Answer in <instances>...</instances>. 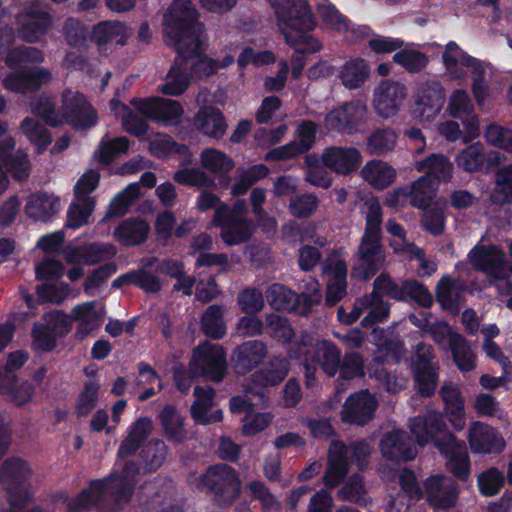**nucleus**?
Listing matches in <instances>:
<instances>
[{"label":"nucleus","instance_id":"obj_1","mask_svg":"<svg viewBox=\"0 0 512 512\" xmlns=\"http://www.w3.org/2000/svg\"><path fill=\"white\" fill-rule=\"evenodd\" d=\"M445 424L438 411H430L425 416H417L410 423V429L419 445L433 440L446 459V468L459 480L465 481L470 475V461L466 445L452 434L440 438Z\"/></svg>","mask_w":512,"mask_h":512},{"label":"nucleus","instance_id":"obj_2","mask_svg":"<svg viewBox=\"0 0 512 512\" xmlns=\"http://www.w3.org/2000/svg\"><path fill=\"white\" fill-rule=\"evenodd\" d=\"M270 3L279 30L297 53H315L322 49L319 40L310 33L316 22L306 0H270Z\"/></svg>","mask_w":512,"mask_h":512},{"label":"nucleus","instance_id":"obj_3","mask_svg":"<svg viewBox=\"0 0 512 512\" xmlns=\"http://www.w3.org/2000/svg\"><path fill=\"white\" fill-rule=\"evenodd\" d=\"M163 35L167 45L185 52L191 42L198 47L200 38L206 36L199 12L191 0H173L163 15Z\"/></svg>","mask_w":512,"mask_h":512},{"label":"nucleus","instance_id":"obj_4","mask_svg":"<svg viewBox=\"0 0 512 512\" xmlns=\"http://www.w3.org/2000/svg\"><path fill=\"white\" fill-rule=\"evenodd\" d=\"M365 231L358 250V263L351 276L367 279L380 269L385 261L381 245L382 208L377 198H368L364 203Z\"/></svg>","mask_w":512,"mask_h":512},{"label":"nucleus","instance_id":"obj_5","mask_svg":"<svg viewBox=\"0 0 512 512\" xmlns=\"http://www.w3.org/2000/svg\"><path fill=\"white\" fill-rule=\"evenodd\" d=\"M31 109L52 126L65 122L74 128L86 129L94 126L98 121L94 109L84 95L71 88L63 90L59 111L55 110L53 102L48 98H40L32 104Z\"/></svg>","mask_w":512,"mask_h":512},{"label":"nucleus","instance_id":"obj_6","mask_svg":"<svg viewBox=\"0 0 512 512\" xmlns=\"http://www.w3.org/2000/svg\"><path fill=\"white\" fill-rule=\"evenodd\" d=\"M383 297L404 300L403 292L386 275L378 276L374 281L373 292L358 299L351 312L346 313L343 308L338 310V318L341 322L352 324L357 321L363 313L366 316L361 324L370 327L378 322H383L389 315V306L383 301Z\"/></svg>","mask_w":512,"mask_h":512},{"label":"nucleus","instance_id":"obj_7","mask_svg":"<svg viewBox=\"0 0 512 512\" xmlns=\"http://www.w3.org/2000/svg\"><path fill=\"white\" fill-rule=\"evenodd\" d=\"M313 337L305 334L301 341L289 348V355L293 358L304 356L306 385L313 387L316 367L319 366L327 376H334L340 367L341 352L329 341H318L312 347Z\"/></svg>","mask_w":512,"mask_h":512},{"label":"nucleus","instance_id":"obj_8","mask_svg":"<svg viewBox=\"0 0 512 512\" xmlns=\"http://www.w3.org/2000/svg\"><path fill=\"white\" fill-rule=\"evenodd\" d=\"M472 266L485 273L499 294H512V266L505 259V254L496 245L485 244L483 239L470 251Z\"/></svg>","mask_w":512,"mask_h":512},{"label":"nucleus","instance_id":"obj_9","mask_svg":"<svg viewBox=\"0 0 512 512\" xmlns=\"http://www.w3.org/2000/svg\"><path fill=\"white\" fill-rule=\"evenodd\" d=\"M370 452L371 448L366 442H355L346 447L339 441H332L328 452V467L323 476L325 486L334 488L344 479L348 473V458L363 467Z\"/></svg>","mask_w":512,"mask_h":512},{"label":"nucleus","instance_id":"obj_10","mask_svg":"<svg viewBox=\"0 0 512 512\" xmlns=\"http://www.w3.org/2000/svg\"><path fill=\"white\" fill-rule=\"evenodd\" d=\"M190 483L196 487L209 488L223 504L233 502L240 494L241 482L237 472L226 464H219L207 469L200 476H192Z\"/></svg>","mask_w":512,"mask_h":512},{"label":"nucleus","instance_id":"obj_11","mask_svg":"<svg viewBox=\"0 0 512 512\" xmlns=\"http://www.w3.org/2000/svg\"><path fill=\"white\" fill-rule=\"evenodd\" d=\"M138 467L131 463L127 464L123 469L121 476L113 477L108 480H98L91 483L87 491L82 492L70 505V509L74 512L80 511L90 505H93L97 500L106 492H108L115 485L120 489L119 498L127 500L130 496L131 487L134 484L135 473L138 472Z\"/></svg>","mask_w":512,"mask_h":512},{"label":"nucleus","instance_id":"obj_12","mask_svg":"<svg viewBox=\"0 0 512 512\" xmlns=\"http://www.w3.org/2000/svg\"><path fill=\"white\" fill-rule=\"evenodd\" d=\"M62 254L67 264H75L67 271V277L70 281H77L84 275V268L81 265H94L112 258L116 254V249L111 244L95 242L85 246L68 245Z\"/></svg>","mask_w":512,"mask_h":512},{"label":"nucleus","instance_id":"obj_13","mask_svg":"<svg viewBox=\"0 0 512 512\" xmlns=\"http://www.w3.org/2000/svg\"><path fill=\"white\" fill-rule=\"evenodd\" d=\"M227 369L226 357L221 346L205 342L193 350L190 370L213 381L223 379Z\"/></svg>","mask_w":512,"mask_h":512},{"label":"nucleus","instance_id":"obj_14","mask_svg":"<svg viewBox=\"0 0 512 512\" xmlns=\"http://www.w3.org/2000/svg\"><path fill=\"white\" fill-rule=\"evenodd\" d=\"M442 63L451 80L462 81L468 71L478 73L483 70V62L464 51L455 41L448 42L442 53Z\"/></svg>","mask_w":512,"mask_h":512},{"label":"nucleus","instance_id":"obj_15","mask_svg":"<svg viewBox=\"0 0 512 512\" xmlns=\"http://www.w3.org/2000/svg\"><path fill=\"white\" fill-rule=\"evenodd\" d=\"M408 95L406 86L397 81L385 80L374 90L373 106L382 118H389L398 113Z\"/></svg>","mask_w":512,"mask_h":512},{"label":"nucleus","instance_id":"obj_16","mask_svg":"<svg viewBox=\"0 0 512 512\" xmlns=\"http://www.w3.org/2000/svg\"><path fill=\"white\" fill-rule=\"evenodd\" d=\"M432 360L431 347L426 344L418 345L412 360V370L416 387L423 396H430L437 385L436 366Z\"/></svg>","mask_w":512,"mask_h":512},{"label":"nucleus","instance_id":"obj_17","mask_svg":"<svg viewBox=\"0 0 512 512\" xmlns=\"http://www.w3.org/2000/svg\"><path fill=\"white\" fill-rule=\"evenodd\" d=\"M132 104L144 116L164 125L177 124L183 114L181 105L175 100L149 98L133 100Z\"/></svg>","mask_w":512,"mask_h":512},{"label":"nucleus","instance_id":"obj_18","mask_svg":"<svg viewBox=\"0 0 512 512\" xmlns=\"http://www.w3.org/2000/svg\"><path fill=\"white\" fill-rule=\"evenodd\" d=\"M52 80V73L44 67H30L15 70L3 79L7 90L27 93L34 92Z\"/></svg>","mask_w":512,"mask_h":512},{"label":"nucleus","instance_id":"obj_19","mask_svg":"<svg viewBox=\"0 0 512 512\" xmlns=\"http://www.w3.org/2000/svg\"><path fill=\"white\" fill-rule=\"evenodd\" d=\"M320 157L322 166L344 176L356 171L362 162L361 152L352 146H330Z\"/></svg>","mask_w":512,"mask_h":512},{"label":"nucleus","instance_id":"obj_20","mask_svg":"<svg viewBox=\"0 0 512 512\" xmlns=\"http://www.w3.org/2000/svg\"><path fill=\"white\" fill-rule=\"evenodd\" d=\"M366 117V104L353 101L330 111L325 118V125L331 131H345L360 125Z\"/></svg>","mask_w":512,"mask_h":512},{"label":"nucleus","instance_id":"obj_21","mask_svg":"<svg viewBox=\"0 0 512 512\" xmlns=\"http://www.w3.org/2000/svg\"><path fill=\"white\" fill-rule=\"evenodd\" d=\"M377 402L368 391H359L348 397L341 411L342 421L363 425L372 419Z\"/></svg>","mask_w":512,"mask_h":512},{"label":"nucleus","instance_id":"obj_22","mask_svg":"<svg viewBox=\"0 0 512 512\" xmlns=\"http://www.w3.org/2000/svg\"><path fill=\"white\" fill-rule=\"evenodd\" d=\"M323 272L329 275L326 300L331 304H335L346 293V263L338 253H333L326 259L323 265Z\"/></svg>","mask_w":512,"mask_h":512},{"label":"nucleus","instance_id":"obj_23","mask_svg":"<svg viewBox=\"0 0 512 512\" xmlns=\"http://www.w3.org/2000/svg\"><path fill=\"white\" fill-rule=\"evenodd\" d=\"M468 440L475 453H498L505 447L503 437L494 428L480 422L470 426Z\"/></svg>","mask_w":512,"mask_h":512},{"label":"nucleus","instance_id":"obj_24","mask_svg":"<svg viewBox=\"0 0 512 512\" xmlns=\"http://www.w3.org/2000/svg\"><path fill=\"white\" fill-rule=\"evenodd\" d=\"M19 36L27 42H38L48 31L51 19L47 10L35 5L21 17Z\"/></svg>","mask_w":512,"mask_h":512},{"label":"nucleus","instance_id":"obj_25","mask_svg":"<svg viewBox=\"0 0 512 512\" xmlns=\"http://www.w3.org/2000/svg\"><path fill=\"white\" fill-rule=\"evenodd\" d=\"M207 37L200 38L198 47H194L191 42L187 45L185 52L176 51L177 55L183 59L191 73L196 77L210 76L217 73V60L207 57L204 54Z\"/></svg>","mask_w":512,"mask_h":512},{"label":"nucleus","instance_id":"obj_26","mask_svg":"<svg viewBox=\"0 0 512 512\" xmlns=\"http://www.w3.org/2000/svg\"><path fill=\"white\" fill-rule=\"evenodd\" d=\"M104 316L105 306L99 301L84 302L71 310V318L78 323V334L81 337H86L99 328Z\"/></svg>","mask_w":512,"mask_h":512},{"label":"nucleus","instance_id":"obj_27","mask_svg":"<svg viewBox=\"0 0 512 512\" xmlns=\"http://www.w3.org/2000/svg\"><path fill=\"white\" fill-rule=\"evenodd\" d=\"M381 452L383 457L392 461H409L417 455L413 442L404 431L399 430L389 432L383 437Z\"/></svg>","mask_w":512,"mask_h":512},{"label":"nucleus","instance_id":"obj_28","mask_svg":"<svg viewBox=\"0 0 512 512\" xmlns=\"http://www.w3.org/2000/svg\"><path fill=\"white\" fill-rule=\"evenodd\" d=\"M427 500L436 508H447L456 502L457 490L454 481L443 475L432 476L425 483Z\"/></svg>","mask_w":512,"mask_h":512},{"label":"nucleus","instance_id":"obj_29","mask_svg":"<svg viewBox=\"0 0 512 512\" xmlns=\"http://www.w3.org/2000/svg\"><path fill=\"white\" fill-rule=\"evenodd\" d=\"M230 409L234 413H246L243 419L242 431L247 436L255 435L263 431L271 422V415L268 413H257L251 415L253 404L251 400L243 396L233 397L230 401Z\"/></svg>","mask_w":512,"mask_h":512},{"label":"nucleus","instance_id":"obj_30","mask_svg":"<svg viewBox=\"0 0 512 512\" xmlns=\"http://www.w3.org/2000/svg\"><path fill=\"white\" fill-rule=\"evenodd\" d=\"M196 129L203 135L213 138H222L228 128L224 114L215 107L205 106L198 110L194 118Z\"/></svg>","mask_w":512,"mask_h":512},{"label":"nucleus","instance_id":"obj_31","mask_svg":"<svg viewBox=\"0 0 512 512\" xmlns=\"http://www.w3.org/2000/svg\"><path fill=\"white\" fill-rule=\"evenodd\" d=\"M219 227H221L220 237L227 246L247 242L255 231L253 221L247 217H223V224Z\"/></svg>","mask_w":512,"mask_h":512},{"label":"nucleus","instance_id":"obj_32","mask_svg":"<svg viewBox=\"0 0 512 512\" xmlns=\"http://www.w3.org/2000/svg\"><path fill=\"white\" fill-rule=\"evenodd\" d=\"M60 210L58 197L48 193L32 194L27 198L25 214L37 221H48Z\"/></svg>","mask_w":512,"mask_h":512},{"label":"nucleus","instance_id":"obj_33","mask_svg":"<svg viewBox=\"0 0 512 512\" xmlns=\"http://www.w3.org/2000/svg\"><path fill=\"white\" fill-rule=\"evenodd\" d=\"M150 232V225L141 218H128L114 230L115 239L123 246H135L144 242Z\"/></svg>","mask_w":512,"mask_h":512},{"label":"nucleus","instance_id":"obj_34","mask_svg":"<svg viewBox=\"0 0 512 512\" xmlns=\"http://www.w3.org/2000/svg\"><path fill=\"white\" fill-rule=\"evenodd\" d=\"M440 395L451 425L455 430H462L465 426V409L460 389L451 383L444 384L440 390Z\"/></svg>","mask_w":512,"mask_h":512},{"label":"nucleus","instance_id":"obj_35","mask_svg":"<svg viewBox=\"0 0 512 512\" xmlns=\"http://www.w3.org/2000/svg\"><path fill=\"white\" fill-rule=\"evenodd\" d=\"M444 97V91L440 85H428L420 91L416 103V112L422 120H433L440 113L444 104Z\"/></svg>","mask_w":512,"mask_h":512},{"label":"nucleus","instance_id":"obj_36","mask_svg":"<svg viewBox=\"0 0 512 512\" xmlns=\"http://www.w3.org/2000/svg\"><path fill=\"white\" fill-rule=\"evenodd\" d=\"M361 177L371 187L382 190L394 183L396 170L382 160L368 161L360 171Z\"/></svg>","mask_w":512,"mask_h":512},{"label":"nucleus","instance_id":"obj_37","mask_svg":"<svg viewBox=\"0 0 512 512\" xmlns=\"http://www.w3.org/2000/svg\"><path fill=\"white\" fill-rule=\"evenodd\" d=\"M215 391L210 386L207 387H195L194 395L195 402L191 407L192 417L197 423L210 424L218 422L222 419V411L217 410L212 414H208V411L213 406V398Z\"/></svg>","mask_w":512,"mask_h":512},{"label":"nucleus","instance_id":"obj_38","mask_svg":"<svg viewBox=\"0 0 512 512\" xmlns=\"http://www.w3.org/2000/svg\"><path fill=\"white\" fill-rule=\"evenodd\" d=\"M415 169L420 173H425L430 180H437L446 182L452 178L453 164L443 154H431L422 161H417L414 164Z\"/></svg>","mask_w":512,"mask_h":512},{"label":"nucleus","instance_id":"obj_39","mask_svg":"<svg viewBox=\"0 0 512 512\" xmlns=\"http://www.w3.org/2000/svg\"><path fill=\"white\" fill-rule=\"evenodd\" d=\"M464 289L465 285L460 281H455L449 276H444L437 285V301L445 310L457 312L463 300Z\"/></svg>","mask_w":512,"mask_h":512},{"label":"nucleus","instance_id":"obj_40","mask_svg":"<svg viewBox=\"0 0 512 512\" xmlns=\"http://www.w3.org/2000/svg\"><path fill=\"white\" fill-rule=\"evenodd\" d=\"M266 347L260 341H248L234 352V362L239 373H245L256 367L265 357Z\"/></svg>","mask_w":512,"mask_h":512},{"label":"nucleus","instance_id":"obj_41","mask_svg":"<svg viewBox=\"0 0 512 512\" xmlns=\"http://www.w3.org/2000/svg\"><path fill=\"white\" fill-rule=\"evenodd\" d=\"M199 161L202 169L216 176L229 174L235 166L229 155L212 147H207L201 151Z\"/></svg>","mask_w":512,"mask_h":512},{"label":"nucleus","instance_id":"obj_42","mask_svg":"<svg viewBox=\"0 0 512 512\" xmlns=\"http://www.w3.org/2000/svg\"><path fill=\"white\" fill-rule=\"evenodd\" d=\"M370 75L369 64L361 58L348 59L339 74L341 83L347 89L360 88Z\"/></svg>","mask_w":512,"mask_h":512},{"label":"nucleus","instance_id":"obj_43","mask_svg":"<svg viewBox=\"0 0 512 512\" xmlns=\"http://www.w3.org/2000/svg\"><path fill=\"white\" fill-rule=\"evenodd\" d=\"M187 64L178 55L174 65L168 72L160 91L166 95L178 96L186 91L189 86V77L187 75Z\"/></svg>","mask_w":512,"mask_h":512},{"label":"nucleus","instance_id":"obj_44","mask_svg":"<svg viewBox=\"0 0 512 512\" xmlns=\"http://www.w3.org/2000/svg\"><path fill=\"white\" fill-rule=\"evenodd\" d=\"M149 151L152 155L164 158L173 153L182 155L183 164H191L193 162V154L184 145L173 142L170 137L163 134H156L149 140Z\"/></svg>","mask_w":512,"mask_h":512},{"label":"nucleus","instance_id":"obj_45","mask_svg":"<svg viewBox=\"0 0 512 512\" xmlns=\"http://www.w3.org/2000/svg\"><path fill=\"white\" fill-rule=\"evenodd\" d=\"M415 47L414 43H404V46L393 55V61L410 73L422 71L429 63L428 56Z\"/></svg>","mask_w":512,"mask_h":512},{"label":"nucleus","instance_id":"obj_46","mask_svg":"<svg viewBox=\"0 0 512 512\" xmlns=\"http://www.w3.org/2000/svg\"><path fill=\"white\" fill-rule=\"evenodd\" d=\"M150 418L138 419L130 428L128 437L122 442L118 455L125 457L135 452L152 431Z\"/></svg>","mask_w":512,"mask_h":512},{"label":"nucleus","instance_id":"obj_47","mask_svg":"<svg viewBox=\"0 0 512 512\" xmlns=\"http://www.w3.org/2000/svg\"><path fill=\"white\" fill-rule=\"evenodd\" d=\"M159 419L164 434L170 441L182 443L186 440L187 431L184 428L183 418L175 408L165 407L159 414Z\"/></svg>","mask_w":512,"mask_h":512},{"label":"nucleus","instance_id":"obj_48","mask_svg":"<svg viewBox=\"0 0 512 512\" xmlns=\"http://www.w3.org/2000/svg\"><path fill=\"white\" fill-rule=\"evenodd\" d=\"M455 162L458 168L465 172L481 170L487 162L483 145L479 142L468 145L456 155Z\"/></svg>","mask_w":512,"mask_h":512},{"label":"nucleus","instance_id":"obj_49","mask_svg":"<svg viewBox=\"0 0 512 512\" xmlns=\"http://www.w3.org/2000/svg\"><path fill=\"white\" fill-rule=\"evenodd\" d=\"M129 37L126 26L120 22H102L94 27L93 38L98 44L123 45Z\"/></svg>","mask_w":512,"mask_h":512},{"label":"nucleus","instance_id":"obj_50","mask_svg":"<svg viewBox=\"0 0 512 512\" xmlns=\"http://www.w3.org/2000/svg\"><path fill=\"white\" fill-rule=\"evenodd\" d=\"M269 304L276 310L292 311L299 303V296L281 284H273L266 291Z\"/></svg>","mask_w":512,"mask_h":512},{"label":"nucleus","instance_id":"obj_51","mask_svg":"<svg viewBox=\"0 0 512 512\" xmlns=\"http://www.w3.org/2000/svg\"><path fill=\"white\" fill-rule=\"evenodd\" d=\"M129 148V142L126 137L110 139L103 137L98 148L94 152V159L102 164H110L114 158L122 153H126Z\"/></svg>","mask_w":512,"mask_h":512},{"label":"nucleus","instance_id":"obj_52","mask_svg":"<svg viewBox=\"0 0 512 512\" xmlns=\"http://www.w3.org/2000/svg\"><path fill=\"white\" fill-rule=\"evenodd\" d=\"M20 130L37 147L38 153H42L52 141L51 135L45 126L33 118L24 119L20 125Z\"/></svg>","mask_w":512,"mask_h":512},{"label":"nucleus","instance_id":"obj_53","mask_svg":"<svg viewBox=\"0 0 512 512\" xmlns=\"http://www.w3.org/2000/svg\"><path fill=\"white\" fill-rule=\"evenodd\" d=\"M491 198L496 203L512 204V163L497 170Z\"/></svg>","mask_w":512,"mask_h":512},{"label":"nucleus","instance_id":"obj_54","mask_svg":"<svg viewBox=\"0 0 512 512\" xmlns=\"http://www.w3.org/2000/svg\"><path fill=\"white\" fill-rule=\"evenodd\" d=\"M5 162L3 163V169L6 168L11 172L13 178L18 181L26 180L30 175L31 164L27 154L21 149H9Z\"/></svg>","mask_w":512,"mask_h":512},{"label":"nucleus","instance_id":"obj_55","mask_svg":"<svg viewBox=\"0 0 512 512\" xmlns=\"http://www.w3.org/2000/svg\"><path fill=\"white\" fill-rule=\"evenodd\" d=\"M94 208L95 201H84L74 197L67 210L66 227L77 229L88 224Z\"/></svg>","mask_w":512,"mask_h":512},{"label":"nucleus","instance_id":"obj_56","mask_svg":"<svg viewBox=\"0 0 512 512\" xmlns=\"http://www.w3.org/2000/svg\"><path fill=\"white\" fill-rule=\"evenodd\" d=\"M201 326L205 335L214 339L222 338L226 333L222 308L216 305L209 306L202 316Z\"/></svg>","mask_w":512,"mask_h":512},{"label":"nucleus","instance_id":"obj_57","mask_svg":"<svg viewBox=\"0 0 512 512\" xmlns=\"http://www.w3.org/2000/svg\"><path fill=\"white\" fill-rule=\"evenodd\" d=\"M196 207L202 211H208L214 209V215L212 218L213 226H220L223 224V217L229 212V206L221 201V199L208 191L200 193L196 200Z\"/></svg>","mask_w":512,"mask_h":512},{"label":"nucleus","instance_id":"obj_58","mask_svg":"<svg viewBox=\"0 0 512 512\" xmlns=\"http://www.w3.org/2000/svg\"><path fill=\"white\" fill-rule=\"evenodd\" d=\"M139 193L140 184L138 182L129 184L111 200L107 216L113 217L123 215L132 202L139 197Z\"/></svg>","mask_w":512,"mask_h":512},{"label":"nucleus","instance_id":"obj_59","mask_svg":"<svg viewBox=\"0 0 512 512\" xmlns=\"http://www.w3.org/2000/svg\"><path fill=\"white\" fill-rule=\"evenodd\" d=\"M289 365L286 359H275L270 366L254 375L255 381L261 386H274L288 374Z\"/></svg>","mask_w":512,"mask_h":512},{"label":"nucleus","instance_id":"obj_60","mask_svg":"<svg viewBox=\"0 0 512 512\" xmlns=\"http://www.w3.org/2000/svg\"><path fill=\"white\" fill-rule=\"evenodd\" d=\"M110 106L115 116L122 119V125L127 132L136 136L145 134L147 130L145 121L132 115L127 106L121 104L115 99L111 100Z\"/></svg>","mask_w":512,"mask_h":512},{"label":"nucleus","instance_id":"obj_61","mask_svg":"<svg viewBox=\"0 0 512 512\" xmlns=\"http://www.w3.org/2000/svg\"><path fill=\"white\" fill-rule=\"evenodd\" d=\"M397 135L391 129H379L372 133L367 140V151L370 154L381 155L394 149Z\"/></svg>","mask_w":512,"mask_h":512},{"label":"nucleus","instance_id":"obj_62","mask_svg":"<svg viewBox=\"0 0 512 512\" xmlns=\"http://www.w3.org/2000/svg\"><path fill=\"white\" fill-rule=\"evenodd\" d=\"M317 12L321 20L331 29L338 32L349 30V20L331 2L317 3Z\"/></svg>","mask_w":512,"mask_h":512},{"label":"nucleus","instance_id":"obj_63","mask_svg":"<svg viewBox=\"0 0 512 512\" xmlns=\"http://www.w3.org/2000/svg\"><path fill=\"white\" fill-rule=\"evenodd\" d=\"M307 165L306 180L313 186L329 188L332 184L330 174L321 165V157L317 154H309L305 158Z\"/></svg>","mask_w":512,"mask_h":512},{"label":"nucleus","instance_id":"obj_64","mask_svg":"<svg viewBox=\"0 0 512 512\" xmlns=\"http://www.w3.org/2000/svg\"><path fill=\"white\" fill-rule=\"evenodd\" d=\"M367 494V488L361 474L351 475L338 490V497L342 501L361 503Z\"/></svg>","mask_w":512,"mask_h":512}]
</instances>
